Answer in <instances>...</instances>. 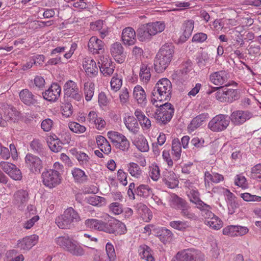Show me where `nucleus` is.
<instances>
[{"label": "nucleus", "instance_id": "nucleus-2", "mask_svg": "<svg viewBox=\"0 0 261 261\" xmlns=\"http://www.w3.org/2000/svg\"><path fill=\"white\" fill-rule=\"evenodd\" d=\"M172 86L171 82L167 78L160 80L155 84L151 92V102L159 107L158 101L169 100L171 97Z\"/></svg>", "mask_w": 261, "mask_h": 261}, {"label": "nucleus", "instance_id": "nucleus-29", "mask_svg": "<svg viewBox=\"0 0 261 261\" xmlns=\"http://www.w3.org/2000/svg\"><path fill=\"white\" fill-rule=\"evenodd\" d=\"M70 153L77 160L81 165L87 166L89 163L90 158L88 155L81 151H78L76 148L70 150Z\"/></svg>", "mask_w": 261, "mask_h": 261}, {"label": "nucleus", "instance_id": "nucleus-25", "mask_svg": "<svg viewBox=\"0 0 261 261\" xmlns=\"http://www.w3.org/2000/svg\"><path fill=\"white\" fill-rule=\"evenodd\" d=\"M19 97L21 101L28 106L34 105L37 102L35 95L28 89H23L19 92Z\"/></svg>", "mask_w": 261, "mask_h": 261}, {"label": "nucleus", "instance_id": "nucleus-28", "mask_svg": "<svg viewBox=\"0 0 261 261\" xmlns=\"http://www.w3.org/2000/svg\"><path fill=\"white\" fill-rule=\"evenodd\" d=\"M30 148L35 153L40 156L45 154V147L43 141L38 139H34L30 143Z\"/></svg>", "mask_w": 261, "mask_h": 261}, {"label": "nucleus", "instance_id": "nucleus-41", "mask_svg": "<svg viewBox=\"0 0 261 261\" xmlns=\"http://www.w3.org/2000/svg\"><path fill=\"white\" fill-rule=\"evenodd\" d=\"M181 152V143L178 138H175L172 143V153L175 157V160H178L180 158Z\"/></svg>", "mask_w": 261, "mask_h": 261}, {"label": "nucleus", "instance_id": "nucleus-56", "mask_svg": "<svg viewBox=\"0 0 261 261\" xmlns=\"http://www.w3.org/2000/svg\"><path fill=\"white\" fill-rule=\"evenodd\" d=\"M251 177L253 178L261 179V164H257L252 168Z\"/></svg>", "mask_w": 261, "mask_h": 261}, {"label": "nucleus", "instance_id": "nucleus-62", "mask_svg": "<svg viewBox=\"0 0 261 261\" xmlns=\"http://www.w3.org/2000/svg\"><path fill=\"white\" fill-rule=\"evenodd\" d=\"M53 125V121L49 118L43 120L41 124V128L44 132H49L51 129Z\"/></svg>", "mask_w": 261, "mask_h": 261}, {"label": "nucleus", "instance_id": "nucleus-53", "mask_svg": "<svg viewBox=\"0 0 261 261\" xmlns=\"http://www.w3.org/2000/svg\"><path fill=\"white\" fill-rule=\"evenodd\" d=\"M149 176L153 180H157L160 176L159 167L157 165H152L150 167Z\"/></svg>", "mask_w": 261, "mask_h": 261}, {"label": "nucleus", "instance_id": "nucleus-33", "mask_svg": "<svg viewBox=\"0 0 261 261\" xmlns=\"http://www.w3.org/2000/svg\"><path fill=\"white\" fill-rule=\"evenodd\" d=\"M150 30V33L152 37L156 34L161 33L165 29V23L163 21H156L152 22L147 23Z\"/></svg>", "mask_w": 261, "mask_h": 261}, {"label": "nucleus", "instance_id": "nucleus-51", "mask_svg": "<svg viewBox=\"0 0 261 261\" xmlns=\"http://www.w3.org/2000/svg\"><path fill=\"white\" fill-rule=\"evenodd\" d=\"M207 38V35L204 33H197L195 34L192 39V42L194 43H201L204 42Z\"/></svg>", "mask_w": 261, "mask_h": 261}, {"label": "nucleus", "instance_id": "nucleus-47", "mask_svg": "<svg viewBox=\"0 0 261 261\" xmlns=\"http://www.w3.org/2000/svg\"><path fill=\"white\" fill-rule=\"evenodd\" d=\"M62 144L63 143L59 139H54L49 142L48 146L51 151L55 152H58L60 151L62 149Z\"/></svg>", "mask_w": 261, "mask_h": 261}, {"label": "nucleus", "instance_id": "nucleus-60", "mask_svg": "<svg viewBox=\"0 0 261 261\" xmlns=\"http://www.w3.org/2000/svg\"><path fill=\"white\" fill-rule=\"evenodd\" d=\"M9 176L15 180H20L22 179V173L20 169L17 167L13 168L9 173Z\"/></svg>", "mask_w": 261, "mask_h": 261}, {"label": "nucleus", "instance_id": "nucleus-40", "mask_svg": "<svg viewBox=\"0 0 261 261\" xmlns=\"http://www.w3.org/2000/svg\"><path fill=\"white\" fill-rule=\"evenodd\" d=\"M94 84L92 82H87L84 84V91L85 99L87 101L91 100L94 93Z\"/></svg>", "mask_w": 261, "mask_h": 261}, {"label": "nucleus", "instance_id": "nucleus-24", "mask_svg": "<svg viewBox=\"0 0 261 261\" xmlns=\"http://www.w3.org/2000/svg\"><path fill=\"white\" fill-rule=\"evenodd\" d=\"M147 23L141 24L137 30V37L142 42L150 41L152 37Z\"/></svg>", "mask_w": 261, "mask_h": 261}, {"label": "nucleus", "instance_id": "nucleus-59", "mask_svg": "<svg viewBox=\"0 0 261 261\" xmlns=\"http://www.w3.org/2000/svg\"><path fill=\"white\" fill-rule=\"evenodd\" d=\"M39 217L38 216H35L29 220H27L22 223V226L26 229H29L32 228L35 223L38 221Z\"/></svg>", "mask_w": 261, "mask_h": 261}, {"label": "nucleus", "instance_id": "nucleus-50", "mask_svg": "<svg viewBox=\"0 0 261 261\" xmlns=\"http://www.w3.org/2000/svg\"><path fill=\"white\" fill-rule=\"evenodd\" d=\"M122 84L121 79L118 77V75L114 76L111 81V88L115 91H117L120 89Z\"/></svg>", "mask_w": 261, "mask_h": 261}, {"label": "nucleus", "instance_id": "nucleus-15", "mask_svg": "<svg viewBox=\"0 0 261 261\" xmlns=\"http://www.w3.org/2000/svg\"><path fill=\"white\" fill-rule=\"evenodd\" d=\"M61 92V86L56 83H53L47 90L42 93L43 98L48 101H56Z\"/></svg>", "mask_w": 261, "mask_h": 261}, {"label": "nucleus", "instance_id": "nucleus-6", "mask_svg": "<svg viewBox=\"0 0 261 261\" xmlns=\"http://www.w3.org/2000/svg\"><path fill=\"white\" fill-rule=\"evenodd\" d=\"M160 108L158 109L154 115V118L158 123L165 125L172 119L174 113L173 106L169 102L164 104H159Z\"/></svg>", "mask_w": 261, "mask_h": 261}, {"label": "nucleus", "instance_id": "nucleus-58", "mask_svg": "<svg viewBox=\"0 0 261 261\" xmlns=\"http://www.w3.org/2000/svg\"><path fill=\"white\" fill-rule=\"evenodd\" d=\"M184 71H181L180 69H178L175 71L174 75L175 78L177 80L181 81V82L187 81L189 76L187 73H184Z\"/></svg>", "mask_w": 261, "mask_h": 261}, {"label": "nucleus", "instance_id": "nucleus-34", "mask_svg": "<svg viewBox=\"0 0 261 261\" xmlns=\"http://www.w3.org/2000/svg\"><path fill=\"white\" fill-rule=\"evenodd\" d=\"M72 174L75 182L82 184L88 180L85 172L79 168H74L72 170Z\"/></svg>", "mask_w": 261, "mask_h": 261}, {"label": "nucleus", "instance_id": "nucleus-3", "mask_svg": "<svg viewBox=\"0 0 261 261\" xmlns=\"http://www.w3.org/2000/svg\"><path fill=\"white\" fill-rule=\"evenodd\" d=\"M81 220L78 213L72 207L66 208L63 214L56 219V223L61 229H71L74 227V223Z\"/></svg>", "mask_w": 261, "mask_h": 261}, {"label": "nucleus", "instance_id": "nucleus-61", "mask_svg": "<svg viewBox=\"0 0 261 261\" xmlns=\"http://www.w3.org/2000/svg\"><path fill=\"white\" fill-rule=\"evenodd\" d=\"M238 226L234 225H230L225 227L223 229V233L224 235H228L231 237L237 236L236 229Z\"/></svg>", "mask_w": 261, "mask_h": 261}, {"label": "nucleus", "instance_id": "nucleus-16", "mask_svg": "<svg viewBox=\"0 0 261 261\" xmlns=\"http://www.w3.org/2000/svg\"><path fill=\"white\" fill-rule=\"evenodd\" d=\"M38 239L39 237L36 234L27 236L18 241L17 248L21 251H27L38 243Z\"/></svg>", "mask_w": 261, "mask_h": 261}, {"label": "nucleus", "instance_id": "nucleus-12", "mask_svg": "<svg viewBox=\"0 0 261 261\" xmlns=\"http://www.w3.org/2000/svg\"><path fill=\"white\" fill-rule=\"evenodd\" d=\"M64 96L80 101L82 99V93L80 91L77 83L72 80H68L63 86Z\"/></svg>", "mask_w": 261, "mask_h": 261}, {"label": "nucleus", "instance_id": "nucleus-17", "mask_svg": "<svg viewBox=\"0 0 261 261\" xmlns=\"http://www.w3.org/2000/svg\"><path fill=\"white\" fill-rule=\"evenodd\" d=\"M227 75L228 73L226 71L221 70L212 73L209 75V80L215 85L220 86L225 85V87H227L228 86L226 84L228 79Z\"/></svg>", "mask_w": 261, "mask_h": 261}, {"label": "nucleus", "instance_id": "nucleus-49", "mask_svg": "<svg viewBox=\"0 0 261 261\" xmlns=\"http://www.w3.org/2000/svg\"><path fill=\"white\" fill-rule=\"evenodd\" d=\"M207 224L213 228L218 230L222 227V221L215 215L214 217L211 218L210 220L207 221Z\"/></svg>", "mask_w": 261, "mask_h": 261}, {"label": "nucleus", "instance_id": "nucleus-14", "mask_svg": "<svg viewBox=\"0 0 261 261\" xmlns=\"http://www.w3.org/2000/svg\"><path fill=\"white\" fill-rule=\"evenodd\" d=\"M253 117L252 112L248 110H236L233 111L229 117L232 123L236 126L244 124Z\"/></svg>", "mask_w": 261, "mask_h": 261}, {"label": "nucleus", "instance_id": "nucleus-13", "mask_svg": "<svg viewBox=\"0 0 261 261\" xmlns=\"http://www.w3.org/2000/svg\"><path fill=\"white\" fill-rule=\"evenodd\" d=\"M218 100L221 102L232 103L240 98V93L238 90L228 89L227 87H222V90L218 93Z\"/></svg>", "mask_w": 261, "mask_h": 261}, {"label": "nucleus", "instance_id": "nucleus-54", "mask_svg": "<svg viewBox=\"0 0 261 261\" xmlns=\"http://www.w3.org/2000/svg\"><path fill=\"white\" fill-rule=\"evenodd\" d=\"M204 140L202 138L194 137L191 141V144L193 146V149H200L204 146Z\"/></svg>", "mask_w": 261, "mask_h": 261}, {"label": "nucleus", "instance_id": "nucleus-37", "mask_svg": "<svg viewBox=\"0 0 261 261\" xmlns=\"http://www.w3.org/2000/svg\"><path fill=\"white\" fill-rule=\"evenodd\" d=\"M127 171L133 177L139 178L142 175V171L139 165L134 162H130L127 164Z\"/></svg>", "mask_w": 261, "mask_h": 261}, {"label": "nucleus", "instance_id": "nucleus-21", "mask_svg": "<svg viewBox=\"0 0 261 261\" xmlns=\"http://www.w3.org/2000/svg\"><path fill=\"white\" fill-rule=\"evenodd\" d=\"M83 67L87 74L90 77L96 76L98 73V68L95 61L90 58H86L83 62Z\"/></svg>", "mask_w": 261, "mask_h": 261}, {"label": "nucleus", "instance_id": "nucleus-43", "mask_svg": "<svg viewBox=\"0 0 261 261\" xmlns=\"http://www.w3.org/2000/svg\"><path fill=\"white\" fill-rule=\"evenodd\" d=\"M102 220L96 219H88L85 221V225L87 228L100 231Z\"/></svg>", "mask_w": 261, "mask_h": 261}, {"label": "nucleus", "instance_id": "nucleus-9", "mask_svg": "<svg viewBox=\"0 0 261 261\" xmlns=\"http://www.w3.org/2000/svg\"><path fill=\"white\" fill-rule=\"evenodd\" d=\"M230 123L228 115L219 114L214 117L208 122L207 127L213 132H221L225 130Z\"/></svg>", "mask_w": 261, "mask_h": 261}, {"label": "nucleus", "instance_id": "nucleus-48", "mask_svg": "<svg viewBox=\"0 0 261 261\" xmlns=\"http://www.w3.org/2000/svg\"><path fill=\"white\" fill-rule=\"evenodd\" d=\"M70 129L75 133H83L86 131V127L80 123L75 122H71L69 124Z\"/></svg>", "mask_w": 261, "mask_h": 261}, {"label": "nucleus", "instance_id": "nucleus-42", "mask_svg": "<svg viewBox=\"0 0 261 261\" xmlns=\"http://www.w3.org/2000/svg\"><path fill=\"white\" fill-rule=\"evenodd\" d=\"M169 225L179 231H184L190 227L189 223L186 221H172L170 222Z\"/></svg>", "mask_w": 261, "mask_h": 261}, {"label": "nucleus", "instance_id": "nucleus-45", "mask_svg": "<svg viewBox=\"0 0 261 261\" xmlns=\"http://www.w3.org/2000/svg\"><path fill=\"white\" fill-rule=\"evenodd\" d=\"M18 112L16 109L12 106L10 109H8L4 113V119H6L7 122L8 121L15 122L18 116Z\"/></svg>", "mask_w": 261, "mask_h": 261}, {"label": "nucleus", "instance_id": "nucleus-18", "mask_svg": "<svg viewBox=\"0 0 261 261\" xmlns=\"http://www.w3.org/2000/svg\"><path fill=\"white\" fill-rule=\"evenodd\" d=\"M194 27V21L192 19L185 20L182 24V34L178 39V43L185 42L191 36Z\"/></svg>", "mask_w": 261, "mask_h": 261}, {"label": "nucleus", "instance_id": "nucleus-46", "mask_svg": "<svg viewBox=\"0 0 261 261\" xmlns=\"http://www.w3.org/2000/svg\"><path fill=\"white\" fill-rule=\"evenodd\" d=\"M106 251L107 255L109 258V261H116V255L114 247L113 245L108 242L106 245Z\"/></svg>", "mask_w": 261, "mask_h": 261}, {"label": "nucleus", "instance_id": "nucleus-4", "mask_svg": "<svg viewBox=\"0 0 261 261\" xmlns=\"http://www.w3.org/2000/svg\"><path fill=\"white\" fill-rule=\"evenodd\" d=\"M170 205L172 208L180 210V214L184 217L190 220L196 219L197 217L195 214L189 211L191 207L188 202L176 194H173L171 195Z\"/></svg>", "mask_w": 261, "mask_h": 261}, {"label": "nucleus", "instance_id": "nucleus-39", "mask_svg": "<svg viewBox=\"0 0 261 261\" xmlns=\"http://www.w3.org/2000/svg\"><path fill=\"white\" fill-rule=\"evenodd\" d=\"M74 241V239L68 236H62L56 239L57 244L66 251L69 247V245H71V242H73Z\"/></svg>", "mask_w": 261, "mask_h": 261}, {"label": "nucleus", "instance_id": "nucleus-22", "mask_svg": "<svg viewBox=\"0 0 261 261\" xmlns=\"http://www.w3.org/2000/svg\"><path fill=\"white\" fill-rule=\"evenodd\" d=\"M101 66H99L101 73L105 76L111 75L114 71L115 64L111 59L104 57L101 59Z\"/></svg>", "mask_w": 261, "mask_h": 261}, {"label": "nucleus", "instance_id": "nucleus-44", "mask_svg": "<svg viewBox=\"0 0 261 261\" xmlns=\"http://www.w3.org/2000/svg\"><path fill=\"white\" fill-rule=\"evenodd\" d=\"M150 68L146 64H142L140 68L139 75L141 80L145 82L150 80L151 74Z\"/></svg>", "mask_w": 261, "mask_h": 261}, {"label": "nucleus", "instance_id": "nucleus-20", "mask_svg": "<svg viewBox=\"0 0 261 261\" xmlns=\"http://www.w3.org/2000/svg\"><path fill=\"white\" fill-rule=\"evenodd\" d=\"M154 234L164 244L170 242L173 237L172 231L166 227H160L153 230Z\"/></svg>", "mask_w": 261, "mask_h": 261}, {"label": "nucleus", "instance_id": "nucleus-10", "mask_svg": "<svg viewBox=\"0 0 261 261\" xmlns=\"http://www.w3.org/2000/svg\"><path fill=\"white\" fill-rule=\"evenodd\" d=\"M108 136L117 148L124 152L128 150L130 143L125 136L117 132L110 131Z\"/></svg>", "mask_w": 261, "mask_h": 261}, {"label": "nucleus", "instance_id": "nucleus-31", "mask_svg": "<svg viewBox=\"0 0 261 261\" xmlns=\"http://www.w3.org/2000/svg\"><path fill=\"white\" fill-rule=\"evenodd\" d=\"M137 121V119L133 116H128L124 120L126 128L134 134L138 133L140 128Z\"/></svg>", "mask_w": 261, "mask_h": 261}, {"label": "nucleus", "instance_id": "nucleus-11", "mask_svg": "<svg viewBox=\"0 0 261 261\" xmlns=\"http://www.w3.org/2000/svg\"><path fill=\"white\" fill-rule=\"evenodd\" d=\"M25 167L34 174H40L43 169L42 161L40 158L32 153H28L24 158Z\"/></svg>", "mask_w": 261, "mask_h": 261}, {"label": "nucleus", "instance_id": "nucleus-52", "mask_svg": "<svg viewBox=\"0 0 261 261\" xmlns=\"http://www.w3.org/2000/svg\"><path fill=\"white\" fill-rule=\"evenodd\" d=\"M109 209L115 215L120 214L123 212L122 204L118 202H113L110 204Z\"/></svg>", "mask_w": 261, "mask_h": 261}, {"label": "nucleus", "instance_id": "nucleus-26", "mask_svg": "<svg viewBox=\"0 0 261 261\" xmlns=\"http://www.w3.org/2000/svg\"><path fill=\"white\" fill-rule=\"evenodd\" d=\"M111 53L116 61L119 63L123 62V47L120 43L116 42L112 45Z\"/></svg>", "mask_w": 261, "mask_h": 261}, {"label": "nucleus", "instance_id": "nucleus-63", "mask_svg": "<svg viewBox=\"0 0 261 261\" xmlns=\"http://www.w3.org/2000/svg\"><path fill=\"white\" fill-rule=\"evenodd\" d=\"M127 173L125 172L122 169H119L117 172L118 179L123 186L127 184Z\"/></svg>", "mask_w": 261, "mask_h": 261}, {"label": "nucleus", "instance_id": "nucleus-7", "mask_svg": "<svg viewBox=\"0 0 261 261\" xmlns=\"http://www.w3.org/2000/svg\"><path fill=\"white\" fill-rule=\"evenodd\" d=\"M41 178L45 187L53 189L61 183L62 176L60 172L49 169H45L42 173Z\"/></svg>", "mask_w": 261, "mask_h": 261}, {"label": "nucleus", "instance_id": "nucleus-35", "mask_svg": "<svg viewBox=\"0 0 261 261\" xmlns=\"http://www.w3.org/2000/svg\"><path fill=\"white\" fill-rule=\"evenodd\" d=\"M45 81L44 79L40 75L35 76L33 81H31L29 84L31 88L34 90H43L45 87Z\"/></svg>", "mask_w": 261, "mask_h": 261}, {"label": "nucleus", "instance_id": "nucleus-23", "mask_svg": "<svg viewBox=\"0 0 261 261\" xmlns=\"http://www.w3.org/2000/svg\"><path fill=\"white\" fill-rule=\"evenodd\" d=\"M137 32L131 27L124 29L122 32V40L125 44L132 45L136 41Z\"/></svg>", "mask_w": 261, "mask_h": 261}, {"label": "nucleus", "instance_id": "nucleus-64", "mask_svg": "<svg viewBox=\"0 0 261 261\" xmlns=\"http://www.w3.org/2000/svg\"><path fill=\"white\" fill-rule=\"evenodd\" d=\"M105 200V198L96 195L91 196L88 199L89 203L93 205H97L99 203H101L102 202H104Z\"/></svg>", "mask_w": 261, "mask_h": 261}, {"label": "nucleus", "instance_id": "nucleus-32", "mask_svg": "<svg viewBox=\"0 0 261 261\" xmlns=\"http://www.w3.org/2000/svg\"><path fill=\"white\" fill-rule=\"evenodd\" d=\"M137 196L146 198L153 195L152 190L147 185L141 184L137 187L135 190Z\"/></svg>", "mask_w": 261, "mask_h": 261}, {"label": "nucleus", "instance_id": "nucleus-27", "mask_svg": "<svg viewBox=\"0 0 261 261\" xmlns=\"http://www.w3.org/2000/svg\"><path fill=\"white\" fill-rule=\"evenodd\" d=\"M134 114L143 129H148L150 128L151 121L141 110L138 109L136 110Z\"/></svg>", "mask_w": 261, "mask_h": 261}, {"label": "nucleus", "instance_id": "nucleus-36", "mask_svg": "<svg viewBox=\"0 0 261 261\" xmlns=\"http://www.w3.org/2000/svg\"><path fill=\"white\" fill-rule=\"evenodd\" d=\"M134 144L142 152H146L149 150L148 142L143 135H140L137 138Z\"/></svg>", "mask_w": 261, "mask_h": 261}, {"label": "nucleus", "instance_id": "nucleus-55", "mask_svg": "<svg viewBox=\"0 0 261 261\" xmlns=\"http://www.w3.org/2000/svg\"><path fill=\"white\" fill-rule=\"evenodd\" d=\"M0 166L3 170L8 175L13 168L16 167L15 165L7 162H1Z\"/></svg>", "mask_w": 261, "mask_h": 261}, {"label": "nucleus", "instance_id": "nucleus-1", "mask_svg": "<svg viewBox=\"0 0 261 261\" xmlns=\"http://www.w3.org/2000/svg\"><path fill=\"white\" fill-rule=\"evenodd\" d=\"M174 46L171 43L163 45L156 55L154 62V70L157 73H162L168 67L174 54Z\"/></svg>", "mask_w": 261, "mask_h": 261}, {"label": "nucleus", "instance_id": "nucleus-8", "mask_svg": "<svg viewBox=\"0 0 261 261\" xmlns=\"http://www.w3.org/2000/svg\"><path fill=\"white\" fill-rule=\"evenodd\" d=\"M204 256L201 251L195 248L184 249L175 255L179 261H204Z\"/></svg>", "mask_w": 261, "mask_h": 261}, {"label": "nucleus", "instance_id": "nucleus-5", "mask_svg": "<svg viewBox=\"0 0 261 261\" xmlns=\"http://www.w3.org/2000/svg\"><path fill=\"white\" fill-rule=\"evenodd\" d=\"M100 231L116 236L125 233L127 230L124 223L114 218H111L108 221L102 220Z\"/></svg>", "mask_w": 261, "mask_h": 261}, {"label": "nucleus", "instance_id": "nucleus-19", "mask_svg": "<svg viewBox=\"0 0 261 261\" xmlns=\"http://www.w3.org/2000/svg\"><path fill=\"white\" fill-rule=\"evenodd\" d=\"M104 42L96 36L90 38L88 43L89 50L93 54H98L104 51Z\"/></svg>", "mask_w": 261, "mask_h": 261}, {"label": "nucleus", "instance_id": "nucleus-38", "mask_svg": "<svg viewBox=\"0 0 261 261\" xmlns=\"http://www.w3.org/2000/svg\"><path fill=\"white\" fill-rule=\"evenodd\" d=\"M67 251L75 256H82L85 253L83 248L75 240H74L73 242H71V245H69Z\"/></svg>", "mask_w": 261, "mask_h": 261}, {"label": "nucleus", "instance_id": "nucleus-30", "mask_svg": "<svg viewBox=\"0 0 261 261\" xmlns=\"http://www.w3.org/2000/svg\"><path fill=\"white\" fill-rule=\"evenodd\" d=\"M133 96L139 104L146 103L147 102L146 94L140 85H137L135 87L133 91Z\"/></svg>", "mask_w": 261, "mask_h": 261}, {"label": "nucleus", "instance_id": "nucleus-57", "mask_svg": "<svg viewBox=\"0 0 261 261\" xmlns=\"http://www.w3.org/2000/svg\"><path fill=\"white\" fill-rule=\"evenodd\" d=\"M63 115L66 117H70L73 113V107L71 103H65L62 106Z\"/></svg>", "mask_w": 261, "mask_h": 261}]
</instances>
